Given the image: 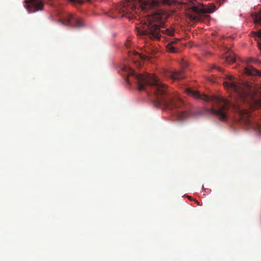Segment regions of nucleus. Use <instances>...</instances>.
<instances>
[{
	"label": "nucleus",
	"mask_w": 261,
	"mask_h": 261,
	"mask_svg": "<svg viewBox=\"0 0 261 261\" xmlns=\"http://www.w3.org/2000/svg\"><path fill=\"white\" fill-rule=\"evenodd\" d=\"M139 7L137 8L134 0L125 3L121 8V12L123 13L122 16L131 19L136 18L138 12L157 11L154 13L151 12V15L144 16L145 17L144 24L136 28L138 35L159 40L161 33L168 36L174 34V30L171 28L161 30V28L164 27L165 21L163 18V11L159 9L160 5L159 0H139Z\"/></svg>",
	"instance_id": "1"
},
{
	"label": "nucleus",
	"mask_w": 261,
	"mask_h": 261,
	"mask_svg": "<svg viewBox=\"0 0 261 261\" xmlns=\"http://www.w3.org/2000/svg\"><path fill=\"white\" fill-rule=\"evenodd\" d=\"M122 72L127 76L126 82L130 85V82L133 80L139 91L148 92V89H151L154 97L153 102L155 107L174 110L180 107L183 104L178 95L171 94L167 86L163 84L156 76L147 73H137L126 65L122 66Z\"/></svg>",
	"instance_id": "2"
},
{
	"label": "nucleus",
	"mask_w": 261,
	"mask_h": 261,
	"mask_svg": "<svg viewBox=\"0 0 261 261\" xmlns=\"http://www.w3.org/2000/svg\"><path fill=\"white\" fill-rule=\"evenodd\" d=\"M227 79L229 81L224 82V87L230 91L232 96L246 103L251 108H261V98L256 97L248 84L241 83L238 80H234L232 75H228Z\"/></svg>",
	"instance_id": "3"
},
{
	"label": "nucleus",
	"mask_w": 261,
	"mask_h": 261,
	"mask_svg": "<svg viewBox=\"0 0 261 261\" xmlns=\"http://www.w3.org/2000/svg\"><path fill=\"white\" fill-rule=\"evenodd\" d=\"M186 92L188 95L196 98L212 102L213 107L208 109V111L211 113L217 115L220 120L224 121L226 120L227 117V111L231 105L227 100L219 96L214 95L209 96L201 94L198 91H194L189 88L186 89Z\"/></svg>",
	"instance_id": "4"
},
{
	"label": "nucleus",
	"mask_w": 261,
	"mask_h": 261,
	"mask_svg": "<svg viewBox=\"0 0 261 261\" xmlns=\"http://www.w3.org/2000/svg\"><path fill=\"white\" fill-rule=\"evenodd\" d=\"M58 15L60 17V22L63 25L74 28H81L84 26L83 20L74 14L59 10Z\"/></svg>",
	"instance_id": "5"
},
{
	"label": "nucleus",
	"mask_w": 261,
	"mask_h": 261,
	"mask_svg": "<svg viewBox=\"0 0 261 261\" xmlns=\"http://www.w3.org/2000/svg\"><path fill=\"white\" fill-rule=\"evenodd\" d=\"M215 10L216 7L215 6H213L212 8H199L196 6H194L192 7V10L194 13H195L196 14H190L189 15V18L190 19V20L194 21H200V15L213 13Z\"/></svg>",
	"instance_id": "6"
},
{
	"label": "nucleus",
	"mask_w": 261,
	"mask_h": 261,
	"mask_svg": "<svg viewBox=\"0 0 261 261\" xmlns=\"http://www.w3.org/2000/svg\"><path fill=\"white\" fill-rule=\"evenodd\" d=\"M233 108L240 115V119L244 121L247 124L250 125L251 122L249 118L250 116V114L249 111L242 108L239 104L233 105Z\"/></svg>",
	"instance_id": "7"
},
{
	"label": "nucleus",
	"mask_w": 261,
	"mask_h": 261,
	"mask_svg": "<svg viewBox=\"0 0 261 261\" xmlns=\"http://www.w3.org/2000/svg\"><path fill=\"white\" fill-rule=\"evenodd\" d=\"M25 2L27 4L26 8L30 13L41 10L43 7V3L41 0H29Z\"/></svg>",
	"instance_id": "8"
},
{
	"label": "nucleus",
	"mask_w": 261,
	"mask_h": 261,
	"mask_svg": "<svg viewBox=\"0 0 261 261\" xmlns=\"http://www.w3.org/2000/svg\"><path fill=\"white\" fill-rule=\"evenodd\" d=\"M254 22L255 24H261V11L255 14L254 16ZM254 37H257L261 39V30L257 32H253ZM258 47L261 51V42H257Z\"/></svg>",
	"instance_id": "9"
},
{
	"label": "nucleus",
	"mask_w": 261,
	"mask_h": 261,
	"mask_svg": "<svg viewBox=\"0 0 261 261\" xmlns=\"http://www.w3.org/2000/svg\"><path fill=\"white\" fill-rule=\"evenodd\" d=\"M168 76L173 80H180L185 77L182 70L170 72Z\"/></svg>",
	"instance_id": "10"
},
{
	"label": "nucleus",
	"mask_w": 261,
	"mask_h": 261,
	"mask_svg": "<svg viewBox=\"0 0 261 261\" xmlns=\"http://www.w3.org/2000/svg\"><path fill=\"white\" fill-rule=\"evenodd\" d=\"M245 74L248 75H259L261 76V72L260 71L256 69L252 66H248L244 69Z\"/></svg>",
	"instance_id": "11"
},
{
	"label": "nucleus",
	"mask_w": 261,
	"mask_h": 261,
	"mask_svg": "<svg viewBox=\"0 0 261 261\" xmlns=\"http://www.w3.org/2000/svg\"><path fill=\"white\" fill-rule=\"evenodd\" d=\"M176 116V118L179 121H182L188 117L190 115V113L188 111H181L178 112L175 111L173 112Z\"/></svg>",
	"instance_id": "12"
},
{
	"label": "nucleus",
	"mask_w": 261,
	"mask_h": 261,
	"mask_svg": "<svg viewBox=\"0 0 261 261\" xmlns=\"http://www.w3.org/2000/svg\"><path fill=\"white\" fill-rule=\"evenodd\" d=\"M225 61L227 63H233L236 61V58L234 54L230 52L225 57Z\"/></svg>",
	"instance_id": "13"
},
{
	"label": "nucleus",
	"mask_w": 261,
	"mask_h": 261,
	"mask_svg": "<svg viewBox=\"0 0 261 261\" xmlns=\"http://www.w3.org/2000/svg\"><path fill=\"white\" fill-rule=\"evenodd\" d=\"M166 48L168 51L172 53H175L177 51L176 48L173 45V42L168 44L166 46Z\"/></svg>",
	"instance_id": "14"
},
{
	"label": "nucleus",
	"mask_w": 261,
	"mask_h": 261,
	"mask_svg": "<svg viewBox=\"0 0 261 261\" xmlns=\"http://www.w3.org/2000/svg\"><path fill=\"white\" fill-rule=\"evenodd\" d=\"M226 0H217V3L219 4L220 5L224 3Z\"/></svg>",
	"instance_id": "15"
},
{
	"label": "nucleus",
	"mask_w": 261,
	"mask_h": 261,
	"mask_svg": "<svg viewBox=\"0 0 261 261\" xmlns=\"http://www.w3.org/2000/svg\"><path fill=\"white\" fill-rule=\"evenodd\" d=\"M162 2L163 3H167L169 2V0H161Z\"/></svg>",
	"instance_id": "16"
},
{
	"label": "nucleus",
	"mask_w": 261,
	"mask_h": 261,
	"mask_svg": "<svg viewBox=\"0 0 261 261\" xmlns=\"http://www.w3.org/2000/svg\"><path fill=\"white\" fill-rule=\"evenodd\" d=\"M136 55L138 56L139 58H142V56L139 54L136 53Z\"/></svg>",
	"instance_id": "17"
},
{
	"label": "nucleus",
	"mask_w": 261,
	"mask_h": 261,
	"mask_svg": "<svg viewBox=\"0 0 261 261\" xmlns=\"http://www.w3.org/2000/svg\"><path fill=\"white\" fill-rule=\"evenodd\" d=\"M218 70H219V71H222V70H222V68H220V67L218 68Z\"/></svg>",
	"instance_id": "18"
},
{
	"label": "nucleus",
	"mask_w": 261,
	"mask_h": 261,
	"mask_svg": "<svg viewBox=\"0 0 261 261\" xmlns=\"http://www.w3.org/2000/svg\"><path fill=\"white\" fill-rule=\"evenodd\" d=\"M196 202L197 203V204L198 205H200V204H199V203L197 201H196Z\"/></svg>",
	"instance_id": "19"
},
{
	"label": "nucleus",
	"mask_w": 261,
	"mask_h": 261,
	"mask_svg": "<svg viewBox=\"0 0 261 261\" xmlns=\"http://www.w3.org/2000/svg\"><path fill=\"white\" fill-rule=\"evenodd\" d=\"M125 45H126V47H128V44L127 43H126Z\"/></svg>",
	"instance_id": "20"
},
{
	"label": "nucleus",
	"mask_w": 261,
	"mask_h": 261,
	"mask_svg": "<svg viewBox=\"0 0 261 261\" xmlns=\"http://www.w3.org/2000/svg\"><path fill=\"white\" fill-rule=\"evenodd\" d=\"M215 67L214 66H213L212 68H214Z\"/></svg>",
	"instance_id": "21"
}]
</instances>
